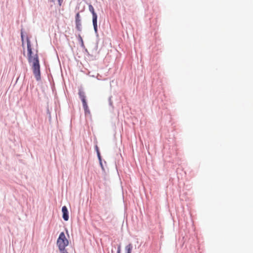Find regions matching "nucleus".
<instances>
[{
	"mask_svg": "<svg viewBox=\"0 0 253 253\" xmlns=\"http://www.w3.org/2000/svg\"><path fill=\"white\" fill-rule=\"evenodd\" d=\"M27 56L28 60L29 63H32L31 67L33 71V75L37 82L41 80V72L40 59L37 53L33 56V52L32 51L31 41L29 38L27 36ZM38 52V50H37Z\"/></svg>",
	"mask_w": 253,
	"mask_h": 253,
	"instance_id": "obj_1",
	"label": "nucleus"
},
{
	"mask_svg": "<svg viewBox=\"0 0 253 253\" xmlns=\"http://www.w3.org/2000/svg\"><path fill=\"white\" fill-rule=\"evenodd\" d=\"M69 241L66 237L64 232H61L57 240L56 245L58 250L66 249V247L69 245Z\"/></svg>",
	"mask_w": 253,
	"mask_h": 253,
	"instance_id": "obj_2",
	"label": "nucleus"
},
{
	"mask_svg": "<svg viewBox=\"0 0 253 253\" xmlns=\"http://www.w3.org/2000/svg\"><path fill=\"white\" fill-rule=\"evenodd\" d=\"M97 15L92 16V25L95 32V34L96 37V48L98 47V44L99 42V35L98 33V26H97Z\"/></svg>",
	"mask_w": 253,
	"mask_h": 253,
	"instance_id": "obj_3",
	"label": "nucleus"
},
{
	"mask_svg": "<svg viewBox=\"0 0 253 253\" xmlns=\"http://www.w3.org/2000/svg\"><path fill=\"white\" fill-rule=\"evenodd\" d=\"M75 25L76 29L79 32H81L82 30V26L81 17L79 12L77 13L75 15Z\"/></svg>",
	"mask_w": 253,
	"mask_h": 253,
	"instance_id": "obj_4",
	"label": "nucleus"
},
{
	"mask_svg": "<svg viewBox=\"0 0 253 253\" xmlns=\"http://www.w3.org/2000/svg\"><path fill=\"white\" fill-rule=\"evenodd\" d=\"M62 218L64 221H68L69 218L68 210L66 206L62 207Z\"/></svg>",
	"mask_w": 253,
	"mask_h": 253,
	"instance_id": "obj_5",
	"label": "nucleus"
},
{
	"mask_svg": "<svg viewBox=\"0 0 253 253\" xmlns=\"http://www.w3.org/2000/svg\"><path fill=\"white\" fill-rule=\"evenodd\" d=\"M78 94L79 96L80 99L81 100L83 105L87 104V101L86 99V96L85 95L84 92L81 88L79 89Z\"/></svg>",
	"mask_w": 253,
	"mask_h": 253,
	"instance_id": "obj_6",
	"label": "nucleus"
},
{
	"mask_svg": "<svg viewBox=\"0 0 253 253\" xmlns=\"http://www.w3.org/2000/svg\"><path fill=\"white\" fill-rule=\"evenodd\" d=\"M133 249L132 244L131 243L128 244L125 247V253H131Z\"/></svg>",
	"mask_w": 253,
	"mask_h": 253,
	"instance_id": "obj_7",
	"label": "nucleus"
},
{
	"mask_svg": "<svg viewBox=\"0 0 253 253\" xmlns=\"http://www.w3.org/2000/svg\"><path fill=\"white\" fill-rule=\"evenodd\" d=\"M112 96H110L108 98V103L110 107L109 110L111 112H113L114 109L113 101L112 100Z\"/></svg>",
	"mask_w": 253,
	"mask_h": 253,
	"instance_id": "obj_8",
	"label": "nucleus"
},
{
	"mask_svg": "<svg viewBox=\"0 0 253 253\" xmlns=\"http://www.w3.org/2000/svg\"><path fill=\"white\" fill-rule=\"evenodd\" d=\"M83 108L84 111L85 115V116H87L88 115H90L91 113H90V110L89 109V108L88 107L87 103L85 104H83Z\"/></svg>",
	"mask_w": 253,
	"mask_h": 253,
	"instance_id": "obj_9",
	"label": "nucleus"
},
{
	"mask_svg": "<svg viewBox=\"0 0 253 253\" xmlns=\"http://www.w3.org/2000/svg\"><path fill=\"white\" fill-rule=\"evenodd\" d=\"M78 41H79V43H80L81 46L82 48H85V46H84V41H83V38L81 37L80 34L78 35Z\"/></svg>",
	"mask_w": 253,
	"mask_h": 253,
	"instance_id": "obj_10",
	"label": "nucleus"
},
{
	"mask_svg": "<svg viewBox=\"0 0 253 253\" xmlns=\"http://www.w3.org/2000/svg\"><path fill=\"white\" fill-rule=\"evenodd\" d=\"M88 9H89V11L92 14V16H94V15H97V13L95 12L93 6L90 3H89L88 4Z\"/></svg>",
	"mask_w": 253,
	"mask_h": 253,
	"instance_id": "obj_11",
	"label": "nucleus"
},
{
	"mask_svg": "<svg viewBox=\"0 0 253 253\" xmlns=\"http://www.w3.org/2000/svg\"><path fill=\"white\" fill-rule=\"evenodd\" d=\"M20 36H21V42H22V46L24 47L25 35H24V31L23 29H22L21 30Z\"/></svg>",
	"mask_w": 253,
	"mask_h": 253,
	"instance_id": "obj_12",
	"label": "nucleus"
},
{
	"mask_svg": "<svg viewBox=\"0 0 253 253\" xmlns=\"http://www.w3.org/2000/svg\"><path fill=\"white\" fill-rule=\"evenodd\" d=\"M95 150L96 152V154H97V158L98 159H100L102 158L101 156V154H100V151H99V148L97 146V145H96L95 146Z\"/></svg>",
	"mask_w": 253,
	"mask_h": 253,
	"instance_id": "obj_13",
	"label": "nucleus"
},
{
	"mask_svg": "<svg viewBox=\"0 0 253 253\" xmlns=\"http://www.w3.org/2000/svg\"><path fill=\"white\" fill-rule=\"evenodd\" d=\"M98 159L99 160V165H100V166L103 172H105V169H104V166H103V162H102V158H100V159Z\"/></svg>",
	"mask_w": 253,
	"mask_h": 253,
	"instance_id": "obj_14",
	"label": "nucleus"
},
{
	"mask_svg": "<svg viewBox=\"0 0 253 253\" xmlns=\"http://www.w3.org/2000/svg\"><path fill=\"white\" fill-rule=\"evenodd\" d=\"M122 252V245L121 243H119L117 245V253H121Z\"/></svg>",
	"mask_w": 253,
	"mask_h": 253,
	"instance_id": "obj_15",
	"label": "nucleus"
},
{
	"mask_svg": "<svg viewBox=\"0 0 253 253\" xmlns=\"http://www.w3.org/2000/svg\"><path fill=\"white\" fill-rule=\"evenodd\" d=\"M59 251L60 253H69L67 252V249H61V250H59Z\"/></svg>",
	"mask_w": 253,
	"mask_h": 253,
	"instance_id": "obj_16",
	"label": "nucleus"
},
{
	"mask_svg": "<svg viewBox=\"0 0 253 253\" xmlns=\"http://www.w3.org/2000/svg\"><path fill=\"white\" fill-rule=\"evenodd\" d=\"M46 112L47 115H48L49 120H50L51 119V114L48 108L47 109Z\"/></svg>",
	"mask_w": 253,
	"mask_h": 253,
	"instance_id": "obj_17",
	"label": "nucleus"
},
{
	"mask_svg": "<svg viewBox=\"0 0 253 253\" xmlns=\"http://www.w3.org/2000/svg\"><path fill=\"white\" fill-rule=\"evenodd\" d=\"M63 1V0H58V3L60 6H61Z\"/></svg>",
	"mask_w": 253,
	"mask_h": 253,
	"instance_id": "obj_18",
	"label": "nucleus"
},
{
	"mask_svg": "<svg viewBox=\"0 0 253 253\" xmlns=\"http://www.w3.org/2000/svg\"><path fill=\"white\" fill-rule=\"evenodd\" d=\"M48 2L54 3L55 0H48Z\"/></svg>",
	"mask_w": 253,
	"mask_h": 253,
	"instance_id": "obj_19",
	"label": "nucleus"
},
{
	"mask_svg": "<svg viewBox=\"0 0 253 253\" xmlns=\"http://www.w3.org/2000/svg\"><path fill=\"white\" fill-rule=\"evenodd\" d=\"M84 49L85 52L88 54V52L87 51V49L85 47V48H84Z\"/></svg>",
	"mask_w": 253,
	"mask_h": 253,
	"instance_id": "obj_20",
	"label": "nucleus"
},
{
	"mask_svg": "<svg viewBox=\"0 0 253 253\" xmlns=\"http://www.w3.org/2000/svg\"><path fill=\"white\" fill-rule=\"evenodd\" d=\"M66 233H67V235L69 236V234H68V230H66Z\"/></svg>",
	"mask_w": 253,
	"mask_h": 253,
	"instance_id": "obj_21",
	"label": "nucleus"
}]
</instances>
